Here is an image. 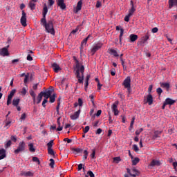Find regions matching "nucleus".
<instances>
[{"label":"nucleus","mask_w":177,"mask_h":177,"mask_svg":"<svg viewBox=\"0 0 177 177\" xmlns=\"http://www.w3.org/2000/svg\"><path fill=\"white\" fill-rule=\"evenodd\" d=\"M48 13V7L46 3L44 4L43 12H42V18L40 21V24L45 28L46 32L51 34L52 35H55V31L53 26L54 19H50L46 21V15Z\"/></svg>","instance_id":"1"},{"label":"nucleus","mask_w":177,"mask_h":177,"mask_svg":"<svg viewBox=\"0 0 177 177\" xmlns=\"http://www.w3.org/2000/svg\"><path fill=\"white\" fill-rule=\"evenodd\" d=\"M84 71H85L84 67H75L73 68V73L76 79H77L79 84H82L84 82Z\"/></svg>","instance_id":"2"},{"label":"nucleus","mask_w":177,"mask_h":177,"mask_svg":"<svg viewBox=\"0 0 177 177\" xmlns=\"http://www.w3.org/2000/svg\"><path fill=\"white\" fill-rule=\"evenodd\" d=\"M26 149V143L25 141H21L19 142L17 148L14 150L15 154H19V153L24 152Z\"/></svg>","instance_id":"3"},{"label":"nucleus","mask_w":177,"mask_h":177,"mask_svg":"<svg viewBox=\"0 0 177 177\" xmlns=\"http://www.w3.org/2000/svg\"><path fill=\"white\" fill-rule=\"evenodd\" d=\"M54 89L52 88H48L45 90V91H41L42 97H44V99L48 100V99L51 96L52 93H53Z\"/></svg>","instance_id":"4"},{"label":"nucleus","mask_w":177,"mask_h":177,"mask_svg":"<svg viewBox=\"0 0 177 177\" xmlns=\"http://www.w3.org/2000/svg\"><path fill=\"white\" fill-rule=\"evenodd\" d=\"M20 23L22 26L26 27L27 26V18H26V13L24 10H22L21 12V17L20 19Z\"/></svg>","instance_id":"5"},{"label":"nucleus","mask_w":177,"mask_h":177,"mask_svg":"<svg viewBox=\"0 0 177 177\" xmlns=\"http://www.w3.org/2000/svg\"><path fill=\"white\" fill-rule=\"evenodd\" d=\"M102 44L101 43H98L97 44H95V46H93V47L91 49V53L92 55H94L95 54V53L99 50L100 48H102Z\"/></svg>","instance_id":"6"},{"label":"nucleus","mask_w":177,"mask_h":177,"mask_svg":"<svg viewBox=\"0 0 177 177\" xmlns=\"http://www.w3.org/2000/svg\"><path fill=\"white\" fill-rule=\"evenodd\" d=\"M82 4H83L82 0H80L77 2L75 9L74 10L75 14H77L80 11L82 10Z\"/></svg>","instance_id":"7"},{"label":"nucleus","mask_w":177,"mask_h":177,"mask_svg":"<svg viewBox=\"0 0 177 177\" xmlns=\"http://www.w3.org/2000/svg\"><path fill=\"white\" fill-rule=\"evenodd\" d=\"M118 104H119V102L117 101L111 106V109H112L113 112L114 113L115 115H119V111L118 110Z\"/></svg>","instance_id":"8"},{"label":"nucleus","mask_w":177,"mask_h":177,"mask_svg":"<svg viewBox=\"0 0 177 177\" xmlns=\"http://www.w3.org/2000/svg\"><path fill=\"white\" fill-rule=\"evenodd\" d=\"M130 5L131 6V8L129 10V14L133 15L135 12L136 11V6L134 5L133 1H130Z\"/></svg>","instance_id":"9"},{"label":"nucleus","mask_w":177,"mask_h":177,"mask_svg":"<svg viewBox=\"0 0 177 177\" xmlns=\"http://www.w3.org/2000/svg\"><path fill=\"white\" fill-rule=\"evenodd\" d=\"M123 86L124 88H129L131 86V77L129 76L126 77L123 82Z\"/></svg>","instance_id":"10"},{"label":"nucleus","mask_w":177,"mask_h":177,"mask_svg":"<svg viewBox=\"0 0 177 177\" xmlns=\"http://www.w3.org/2000/svg\"><path fill=\"white\" fill-rule=\"evenodd\" d=\"M81 113V108L79 109V110L76 112H75L72 115H71V119L75 120L79 118L80 115Z\"/></svg>","instance_id":"11"},{"label":"nucleus","mask_w":177,"mask_h":177,"mask_svg":"<svg viewBox=\"0 0 177 177\" xmlns=\"http://www.w3.org/2000/svg\"><path fill=\"white\" fill-rule=\"evenodd\" d=\"M145 103H148L149 105H151L153 103V97L151 93H149L147 96V101Z\"/></svg>","instance_id":"12"},{"label":"nucleus","mask_w":177,"mask_h":177,"mask_svg":"<svg viewBox=\"0 0 177 177\" xmlns=\"http://www.w3.org/2000/svg\"><path fill=\"white\" fill-rule=\"evenodd\" d=\"M73 59L74 61V64H75V67H84L82 63L78 60L77 57L75 56L73 57Z\"/></svg>","instance_id":"13"},{"label":"nucleus","mask_w":177,"mask_h":177,"mask_svg":"<svg viewBox=\"0 0 177 177\" xmlns=\"http://www.w3.org/2000/svg\"><path fill=\"white\" fill-rule=\"evenodd\" d=\"M36 1H30L28 3V8H30L31 11H34L36 9Z\"/></svg>","instance_id":"14"},{"label":"nucleus","mask_w":177,"mask_h":177,"mask_svg":"<svg viewBox=\"0 0 177 177\" xmlns=\"http://www.w3.org/2000/svg\"><path fill=\"white\" fill-rule=\"evenodd\" d=\"M30 95L32 97L33 104H35L37 102L36 93L34 90L30 89L29 91Z\"/></svg>","instance_id":"15"},{"label":"nucleus","mask_w":177,"mask_h":177,"mask_svg":"<svg viewBox=\"0 0 177 177\" xmlns=\"http://www.w3.org/2000/svg\"><path fill=\"white\" fill-rule=\"evenodd\" d=\"M20 175L25 177H32L34 176V174L31 171H22L20 173Z\"/></svg>","instance_id":"16"},{"label":"nucleus","mask_w":177,"mask_h":177,"mask_svg":"<svg viewBox=\"0 0 177 177\" xmlns=\"http://www.w3.org/2000/svg\"><path fill=\"white\" fill-rule=\"evenodd\" d=\"M160 165H161V162H160V160H156L155 159H153V160H151L149 165L150 167H155V166H160Z\"/></svg>","instance_id":"17"},{"label":"nucleus","mask_w":177,"mask_h":177,"mask_svg":"<svg viewBox=\"0 0 177 177\" xmlns=\"http://www.w3.org/2000/svg\"><path fill=\"white\" fill-rule=\"evenodd\" d=\"M0 55L5 57L9 55V51L7 48H3L0 50Z\"/></svg>","instance_id":"18"},{"label":"nucleus","mask_w":177,"mask_h":177,"mask_svg":"<svg viewBox=\"0 0 177 177\" xmlns=\"http://www.w3.org/2000/svg\"><path fill=\"white\" fill-rule=\"evenodd\" d=\"M162 133V131H156L153 136V140H156L157 138H161L160 136Z\"/></svg>","instance_id":"19"},{"label":"nucleus","mask_w":177,"mask_h":177,"mask_svg":"<svg viewBox=\"0 0 177 177\" xmlns=\"http://www.w3.org/2000/svg\"><path fill=\"white\" fill-rule=\"evenodd\" d=\"M57 5L58 6H60L62 10H64L66 8V4L64 3V0H59Z\"/></svg>","instance_id":"20"},{"label":"nucleus","mask_w":177,"mask_h":177,"mask_svg":"<svg viewBox=\"0 0 177 177\" xmlns=\"http://www.w3.org/2000/svg\"><path fill=\"white\" fill-rule=\"evenodd\" d=\"M173 6H177V0H169V9H171Z\"/></svg>","instance_id":"21"},{"label":"nucleus","mask_w":177,"mask_h":177,"mask_svg":"<svg viewBox=\"0 0 177 177\" xmlns=\"http://www.w3.org/2000/svg\"><path fill=\"white\" fill-rule=\"evenodd\" d=\"M165 102L167 105H173L176 101L175 100H171V98H166Z\"/></svg>","instance_id":"22"},{"label":"nucleus","mask_w":177,"mask_h":177,"mask_svg":"<svg viewBox=\"0 0 177 177\" xmlns=\"http://www.w3.org/2000/svg\"><path fill=\"white\" fill-rule=\"evenodd\" d=\"M93 36L92 35H88L87 36V37H86L85 39H83L82 41L81 42V45L82 46H84V45H86L87 42H88V40L90 39V38H92Z\"/></svg>","instance_id":"23"},{"label":"nucleus","mask_w":177,"mask_h":177,"mask_svg":"<svg viewBox=\"0 0 177 177\" xmlns=\"http://www.w3.org/2000/svg\"><path fill=\"white\" fill-rule=\"evenodd\" d=\"M138 39V35L131 34L130 35V42L133 43Z\"/></svg>","instance_id":"24"},{"label":"nucleus","mask_w":177,"mask_h":177,"mask_svg":"<svg viewBox=\"0 0 177 177\" xmlns=\"http://www.w3.org/2000/svg\"><path fill=\"white\" fill-rule=\"evenodd\" d=\"M149 39V35H145L142 39L141 43L143 44L142 46H145V44L147 43V41Z\"/></svg>","instance_id":"25"},{"label":"nucleus","mask_w":177,"mask_h":177,"mask_svg":"<svg viewBox=\"0 0 177 177\" xmlns=\"http://www.w3.org/2000/svg\"><path fill=\"white\" fill-rule=\"evenodd\" d=\"M130 176L132 177H136L137 176H139V172L136 169H132Z\"/></svg>","instance_id":"26"},{"label":"nucleus","mask_w":177,"mask_h":177,"mask_svg":"<svg viewBox=\"0 0 177 177\" xmlns=\"http://www.w3.org/2000/svg\"><path fill=\"white\" fill-rule=\"evenodd\" d=\"M20 102V98H13L12 100V106H17Z\"/></svg>","instance_id":"27"},{"label":"nucleus","mask_w":177,"mask_h":177,"mask_svg":"<svg viewBox=\"0 0 177 177\" xmlns=\"http://www.w3.org/2000/svg\"><path fill=\"white\" fill-rule=\"evenodd\" d=\"M28 147L29 148V151L32 153H34L36 151V149L34 147V144L33 143H29L28 145Z\"/></svg>","instance_id":"28"},{"label":"nucleus","mask_w":177,"mask_h":177,"mask_svg":"<svg viewBox=\"0 0 177 177\" xmlns=\"http://www.w3.org/2000/svg\"><path fill=\"white\" fill-rule=\"evenodd\" d=\"M109 53L111 55H113L115 57H119L118 53L115 50L111 48V49H109Z\"/></svg>","instance_id":"29"},{"label":"nucleus","mask_w":177,"mask_h":177,"mask_svg":"<svg viewBox=\"0 0 177 177\" xmlns=\"http://www.w3.org/2000/svg\"><path fill=\"white\" fill-rule=\"evenodd\" d=\"M131 160H131V162H132V165H133V166L137 165L138 163H139L140 161V159L139 158H134V159H133H133H131Z\"/></svg>","instance_id":"30"},{"label":"nucleus","mask_w":177,"mask_h":177,"mask_svg":"<svg viewBox=\"0 0 177 177\" xmlns=\"http://www.w3.org/2000/svg\"><path fill=\"white\" fill-rule=\"evenodd\" d=\"M42 97H43V95H41V93H39L37 97V99H36V104H39V103H41V101H42Z\"/></svg>","instance_id":"31"},{"label":"nucleus","mask_w":177,"mask_h":177,"mask_svg":"<svg viewBox=\"0 0 177 177\" xmlns=\"http://www.w3.org/2000/svg\"><path fill=\"white\" fill-rule=\"evenodd\" d=\"M60 119H61V117L58 118L57 121V124H58V128L57 129V131H62V129H63V126H61Z\"/></svg>","instance_id":"32"},{"label":"nucleus","mask_w":177,"mask_h":177,"mask_svg":"<svg viewBox=\"0 0 177 177\" xmlns=\"http://www.w3.org/2000/svg\"><path fill=\"white\" fill-rule=\"evenodd\" d=\"M160 86L165 88L167 89V91H168L169 88H170V84L169 83L162 82V83H160Z\"/></svg>","instance_id":"33"},{"label":"nucleus","mask_w":177,"mask_h":177,"mask_svg":"<svg viewBox=\"0 0 177 177\" xmlns=\"http://www.w3.org/2000/svg\"><path fill=\"white\" fill-rule=\"evenodd\" d=\"M72 151H73V152H75L76 153H82V151H83V149H81V148H73L72 149Z\"/></svg>","instance_id":"34"},{"label":"nucleus","mask_w":177,"mask_h":177,"mask_svg":"<svg viewBox=\"0 0 177 177\" xmlns=\"http://www.w3.org/2000/svg\"><path fill=\"white\" fill-rule=\"evenodd\" d=\"M57 97V94L56 93H53V95H50V103H54L55 101V98Z\"/></svg>","instance_id":"35"},{"label":"nucleus","mask_w":177,"mask_h":177,"mask_svg":"<svg viewBox=\"0 0 177 177\" xmlns=\"http://www.w3.org/2000/svg\"><path fill=\"white\" fill-rule=\"evenodd\" d=\"M96 149H92V153L90 155L91 158L92 159H96Z\"/></svg>","instance_id":"36"},{"label":"nucleus","mask_w":177,"mask_h":177,"mask_svg":"<svg viewBox=\"0 0 177 177\" xmlns=\"http://www.w3.org/2000/svg\"><path fill=\"white\" fill-rule=\"evenodd\" d=\"M84 155H83V159L84 160H86L88 158V151L87 149H85L83 152Z\"/></svg>","instance_id":"37"},{"label":"nucleus","mask_w":177,"mask_h":177,"mask_svg":"<svg viewBox=\"0 0 177 177\" xmlns=\"http://www.w3.org/2000/svg\"><path fill=\"white\" fill-rule=\"evenodd\" d=\"M54 145V140H50L49 142L47 143L48 149H52L53 146Z\"/></svg>","instance_id":"38"},{"label":"nucleus","mask_w":177,"mask_h":177,"mask_svg":"<svg viewBox=\"0 0 177 177\" xmlns=\"http://www.w3.org/2000/svg\"><path fill=\"white\" fill-rule=\"evenodd\" d=\"M83 104H84V102H83L82 98H78L77 104L80 106V108H81L83 106Z\"/></svg>","instance_id":"39"},{"label":"nucleus","mask_w":177,"mask_h":177,"mask_svg":"<svg viewBox=\"0 0 177 177\" xmlns=\"http://www.w3.org/2000/svg\"><path fill=\"white\" fill-rule=\"evenodd\" d=\"M48 153L49 155L53 156V157H55V151H53V149L52 148L48 149Z\"/></svg>","instance_id":"40"},{"label":"nucleus","mask_w":177,"mask_h":177,"mask_svg":"<svg viewBox=\"0 0 177 177\" xmlns=\"http://www.w3.org/2000/svg\"><path fill=\"white\" fill-rule=\"evenodd\" d=\"M62 68L61 67H54L53 68V71L55 73H59L60 71H62Z\"/></svg>","instance_id":"41"},{"label":"nucleus","mask_w":177,"mask_h":177,"mask_svg":"<svg viewBox=\"0 0 177 177\" xmlns=\"http://www.w3.org/2000/svg\"><path fill=\"white\" fill-rule=\"evenodd\" d=\"M144 131L143 128H140L136 131L135 134L138 136L140 135V133Z\"/></svg>","instance_id":"42"},{"label":"nucleus","mask_w":177,"mask_h":177,"mask_svg":"<svg viewBox=\"0 0 177 177\" xmlns=\"http://www.w3.org/2000/svg\"><path fill=\"white\" fill-rule=\"evenodd\" d=\"M32 161L35 162H37L38 165H41V162H40L39 159H38V158H37V156H33Z\"/></svg>","instance_id":"43"},{"label":"nucleus","mask_w":177,"mask_h":177,"mask_svg":"<svg viewBox=\"0 0 177 177\" xmlns=\"http://www.w3.org/2000/svg\"><path fill=\"white\" fill-rule=\"evenodd\" d=\"M90 131V127L86 126L85 128L83 129V132L84 134L88 133Z\"/></svg>","instance_id":"44"},{"label":"nucleus","mask_w":177,"mask_h":177,"mask_svg":"<svg viewBox=\"0 0 177 177\" xmlns=\"http://www.w3.org/2000/svg\"><path fill=\"white\" fill-rule=\"evenodd\" d=\"M15 93H16V89H12V90H11V92H10V94H8V96L10 97H13V96L15 95Z\"/></svg>","instance_id":"45"},{"label":"nucleus","mask_w":177,"mask_h":177,"mask_svg":"<svg viewBox=\"0 0 177 177\" xmlns=\"http://www.w3.org/2000/svg\"><path fill=\"white\" fill-rule=\"evenodd\" d=\"M27 92H28V90L26 89V87H23L22 88V90L21 91V93L23 95H26L27 94Z\"/></svg>","instance_id":"46"},{"label":"nucleus","mask_w":177,"mask_h":177,"mask_svg":"<svg viewBox=\"0 0 177 177\" xmlns=\"http://www.w3.org/2000/svg\"><path fill=\"white\" fill-rule=\"evenodd\" d=\"M132 16H133V15H132L131 14H129V15H126V17H125V18H124V21H125L126 22H129L130 17H131Z\"/></svg>","instance_id":"47"},{"label":"nucleus","mask_w":177,"mask_h":177,"mask_svg":"<svg viewBox=\"0 0 177 177\" xmlns=\"http://www.w3.org/2000/svg\"><path fill=\"white\" fill-rule=\"evenodd\" d=\"M156 92L159 96H161V93H162V88L161 87H158L156 88Z\"/></svg>","instance_id":"48"},{"label":"nucleus","mask_w":177,"mask_h":177,"mask_svg":"<svg viewBox=\"0 0 177 177\" xmlns=\"http://www.w3.org/2000/svg\"><path fill=\"white\" fill-rule=\"evenodd\" d=\"M12 97H8L7 98V106H9L12 103Z\"/></svg>","instance_id":"49"},{"label":"nucleus","mask_w":177,"mask_h":177,"mask_svg":"<svg viewBox=\"0 0 177 177\" xmlns=\"http://www.w3.org/2000/svg\"><path fill=\"white\" fill-rule=\"evenodd\" d=\"M54 3H55V1L48 0V8H51V6L54 5Z\"/></svg>","instance_id":"50"},{"label":"nucleus","mask_w":177,"mask_h":177,"mask_svg":"<svg viewBox=\"0 0 177 177\" xmlns=\"http://www.w3.org/2000/svg\"><path fill=\"white\" fill-rule=\"evenodd\" d=\"M133 149L135 152L139 151V147H138L137 145H133Z\"/></svg>","instance_id":"51"},{"label":"nucleus","mask_w":177,"mask_h":177,"mask_svg":"<svg viewBox=\"0 0 177 177\" xmlns=\"http://www.w3.org/2000/svg\"><path fill=\"white\" fill-rule=\"evenodd\" d=\"M50 163L49 164L50 167L51 168H54V165H55V160H54V159H50Z\"/></svg>","instance_id":"52"},{"label":"nucleus","mask_w":177,"mask_h":177,"mask_svg":"<svg viewBox=\"0 0 177 177\" xmlns=\"http://www.w3.org/2000/svg\"><path fill=\"white\" fill-rule=\"evenodd\" d=\"M123 35H124V29L121 28L120 29V42L122 41V38L123 37Z\"/></svg>","instance_id":"53"},{"label":"nucleus","mask_w":177,"mask_h":177,"mask_svg":"<svg viewBox=\"0 0 177 177\" xmlns=\"http://www.w3.org/2000/svg\"><path fill=\"white\" fill-rule=\"evenodd\" d=\"M89 98L91 99V102L93 105H95V97L94 95H89Z\"/></svg>","instance_id":"54"},{"label":"nucleus","mask_w":177,"mask_h":177,"mask_svg":"<svg viewBox=\"0 0 177 177\" xmlns=\"http://www.w3.org/2000/svg\"><path fill=\"white\" fill-rule=\"evenodd\" d=\"M12 145V141L10 140L7 141V143L5 145L6 148H8Z\"/></svg>","instance_id":"55"},{"label":"nucleus","mask_w":177,"mask_h":177,"mask_svg":"<svg viewBox=\"0 0 177 177\" xmlns=\"http://www.w3.org/2000/svg\"><path fill=\"white\" fill-rule=\"evenodd\" d=\"M26 59L28 61H32L33 60L32 55H31L30 54H28Z\"/></svg>","instance_id":"56"},{"label":"nucleus","mask_w":177,"mask_h":177,"mask_svg":"<svg viewBox=\"0 0 177 177\" xmlns=\"http://www.w3.org/2000/svg\"><path fill=\"white\" fill-rule=\"evenodd\" d=\"M109 122L110 124L113 123V119H112L111 115L110 113H109Z\"/></svg>","instance_id":"57"},{"label":"nucleus","mask_w":177,"mask_h":177,"mask_svg":"<svg viewBox=\"0 0 177 177\" xmlns=\"http://www.w3.org/2000/svg\"><path fill=\"white\" fill-rule=\"evenodd\" d=\"M48 102V100H46L45 98L44 99V100H43V102H42V104H41V105H42V106L44 107V108H46V104Z\"/></svg>","instance_id":"58"},{"label":"nucleus","mask_w":177,"mask_h":177,"mask_svg":"<svg viewBox=\"0 0 177 177\" xmlns=\"http://www.w3.org/2000/svg\"><path fill=\"white\" fill-rule=\"evenodd\" d=\"M87 175H88L90 177H95L94 173L93 171H88L87 172Z\"/></svg>","instance_id":"59"},{"label":"nucleus","mask_w":177,"mask_h":177,"mask_svg":"<svg viewBox=\"0 0 177 177\" xmlns=\"http://www.w3.org/2000/svg\"><path fill=\"white\" fill-rule=\"evenodd\" d=\"M113 160L115 162H117V163H118L120 161H121V158H120V156H117L116 158H113Z\"/></svg>","instance_id":"60"},{"label":"nucleus","mask_w":177,"mask_h":177,"mask_svg":"<svg viewBox=\"0 0 177 177\" xmlns=\"http://www.w3.org/2000/svg\"><path fill=\"white\" fill-rule=\"evenodd\" d=\"M96 8H99L102 7V2H100V1H97L96 3Z\"/></svg>","instance_id":"61"},{"label":"nucleus","mask_w":177,"mask_h":177,"mask_svg":"<svg viewBox=\"0 0 177 177\" xmlns=\"http://www.w3.org/2000/svg\"><path fill=\"white\" fill-rule=\"evenodd\" d=\"M3 155H6V150L5 149H0V156H3Z\"/></svg>","instance_id":"62"},{"label":"nucleus","mask_w":177,"mask_h":177,"mask_svg":"<svg viewBox=\"0 0 177 177\" xmlns=\"http://www.w3.org/2000/svg\"><path fill=\"white\" fill-rule=\"evenodd\" d=\"M11 124V121H7V122H6V128L7 129H8V128H9V127H10V124Z\"/></svg>","instance_id":"63"},{"label":"nucleus","mask_w":177,"mask_h":177,"mask_svg":"<svg viewBox=\"0 0 177 177\" xmlns=\"http://www.w3.org/2000/svg\"><path fill=\"white\" fill-rule=\"evenodd\" d=\"M115 73H116V71H115V68H113V69L111 70V75L112 76H115Z\"/></svg>","instance_id":"64"}]
</instances>
